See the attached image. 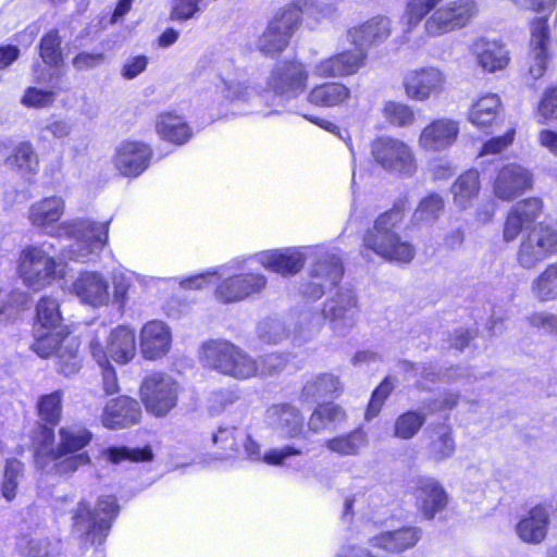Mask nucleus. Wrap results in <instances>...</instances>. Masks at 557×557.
Here are the masks:
<instances>
[{
  "mask_svg": "<svg viewBox=\"0 0 557 557\" xmlns=\"http://www.w3.org/2000/svg\"><path fill=\"white\" fill-rule=\"evenodd\" d=\"M29 349L41 359L54 360L58 374L70 377L83 368L82 341L64 324L61 302L51 295L41 296L32 322Z\"/></svg>",
  "mask_w": 557,
  "mask_h": 557,
  "instance_id": "1",
  "label": "nucleus"
},
{
  "mask_svg": "<svg viewBox=\"0 0 557 557\" xmlns=\"http://www.w3.org/2000/svg\"><path fill=\"white\" fill-rule=\"evenodd\" d=\"M544 214V202L531 196L513 203L505 213L502 237L506 244L520 243L516 252L518 264L534 269L546 259L557 255V220L540 221Z\"/></svg>",
  "mask_w": 557,
  "mask_h": 557,
  "instance_id": "2",
  "label": "nucleus"
},
{
  "mask_svg": "<svg viewBox=\"0 0 557 557\" xmlns=\"http://www.w3.org/2000/svg\"><path fill=\"white\" fill-rule=\"evenodd\" d=\"M406 220L405 202H395L389 209L380 213L371 227H368L360 245L362 255H374L398 265L413 261L417 248L410 240L404 239L398 230Z\"/></svg>",
  "mask_w": 557,
  "mask_h": 557,
  "instance_id": "3",
  "label": "nucleus"
},
{
  "mask_svg": "<svg viewBox=\"0 0 557 557\" xmlns=\"http://www.w3.org/2000/svg\"><path fill=\"white\" fill-rule=\"evenodd\" d=\"M408 0L405 15L409 26L424 21V33L435 38L469 27L480 14L476 0Z\"/></svg>",
  "mask_w": 557,
  "mask_h": 557,
  "instance_id": "4",
  "label": "nucleus"
},
{
  "mask_svg": "<svg viewBox=\"0 0 557 557\" xmlns=\"http://www.w3.org/2000/svg\"><path fill=\"white\" fill-rule=\"evenodd\" d=\"M202 360L209 369L238 381H246L260 374H271L273 370L276 371L272 363L268 370L263 367L260 368L258 360L228 341L211 339L205 343Z\"/></svg>",
  "mask_w": 557,
  "mask_h": 557,
  "instance_id": "5",
  "label": "nucleus"
},
{
  "mask_svg": "<svg viewBox=\"0 0 557 557\" xmlns=\"http://www.w3.org/2000/svg\"><path fill=\"white\" fill-rule=\"evenodd\" d=\"M313 4V0H293L278 8L259 36L258 49L272 57L283 53L301 27L305 11Z\"/></svg>",
  "mask_w": 557,
  "mask_h": 557,
  "instance_id": "6",
  "label": "nucleus"
},
{
  "mask_svg": "<svg viewBox=\"0 0 557 557\" xmlns=\"http://www.w3.org/2000/svg\"><path fill=\"white\" fill-rule=\"evenodd\" d=\"M120 513V505L114 495H102L98 497L94 508L82 499L73 511V525L81 528L86 525L83 540L91 546H101L112 529L113 521Z\"/></svg>",
  "mask_w": 557,
  "mask_h": 557,
  "instance_id": "7",
  "label": "nucleus"
},
{
  "mask_svg": "<svg viewBox=\"0 0 557 557\" xmlns=\"http://www.w3.org/2000/svg\"><path fill=\"white\" fill-rule=\"evenodd\" d=\"M58 434L59 443L51 450L55 474L71 475L78 469L91 465L90 455L84 450L94 438L90 430L85 426H62Z\"/></svg>",
  "mask_w": 557,
  "mask_h": 557,
  "instance_id": "8",
  "label": "nucleus"
},
{
  "mask_svg": "<svg viewBox=\"0 0 557 557\" xmlns=\"http://www.w3.org/2000/svg\"><path fill=\"white\" fill-rule=\"evenodd\" d=\"M181 392L180 383L161 371L147 374L138 388L141 405L156 419L166 418L176 409Z\"/></svg>",
  "mask_w": 557,
  "mask_h": 557,
  "instance_id": "9",
  "label": "nucleus"
},
{
  "mask_svg": "<svg viewBox=\"0 0 557 557\" xmlns=\"http://www.w3.org/2000/svg\"><path fill=\"white\" fill-rule=\"evenodd\" d=\"M58 262L42 246L28 245L18 255L16 272L25 286L39 292L50 286L57 278Z\"/></svg>",
  "mask_w": 557,
  "mask_h": 557,
  "instance_id": "10",
  "label": "nucleus"
},
{
  "mask_svg": "<svg viewBox=\"0 0 557 557\" xmlns=\"http://www.w3.org/2000/svg\"><path fill=\"white\" fill-rule=\"evenodd\" d=\"M534 185V175L531 169L520 162L508 161L495 168L490 180L491 191L494 198L511 202L531 190Z\"/></svg>",
  "mask_w": 557,
  "mask_h": 557,
  "instance_id": "11",
  "label": "nucleus"
},
{
  "mask_svg": "<svg viewBox=\"0 0 557 557\" xmlns=\"http://www.w3.org/2000/svg\"><path fill=\"white\" fill-rule=\"evenodd\" d=\"M310 72L298 59L278 61L270 72L267 88L275 96L292 100L302 95L309 85Z\"/></svg>",
  "mask_w": 557,
  "mask_h": 557,
  "instance_id": "12",
  "label": "nucleus"
},
{
  "mask_svg": "<svg viewBox=\"0 0 557 557\" xmlns=\"http://www.w3.org/2000/svg\"><path fill=\"white\" fill-rule=\"evenodd\" d=\"M371 156L375 163L387 172L412 175L417 162L412 149L403 140L391 136H379L371 143Z\"/></svg>",
  "mask_w": 557,
  "mask_h": 557,
  "instance_id": "13",
  "label": "nucleus"
},
{
  "mask_svg": "<svg viewBox=\"0 0 557 557\" xmlns=\"http://www.w3.org/2000/svg\"><path fill=\"white\" fill-rule=\"evenodd\" d=\"M557 53V40L550 37L547 16L534 17L530 22L528 75L539 79L546 73L548 62Z\"/></svg>",
  "mask_w": 557,
  "mask_h": 557,
  "instance_id": "14",
  "label": "nucleus"
},
{
  "mask_svg": "<svg viewBox=\"0 0 557 557\" xmlns=\"http://www.w3.org/2000/svg\"><path fill=\"white\" fill-rule=\"evenodd\" d=\"M411 494L418 516L426 521L445 511L450 502L444 485L433 476H418Z\"/></svg>",
  "mask_w": 557,
  "mask_h": 557,
  "instance_id": "15",
  "label": "nucleus"
},
{
  "mask_svg": "<svg viewBox=\"0 0 557 557\" xmlns=\"http://www.w3.org/2000/svg\"><path fill=\"white\" fill-rule=\"evenodd\" d=\"M368 54L361 47L344 49L321 59L314 65L319 78H345L360 72L367 64Z\"/></svg>",
  "mask_w": 557,
  "mask_h": 557,
  "instance_id": "16",
  "label": "nucleus"
},
{
  "mask_svg": "<svg viewBox=\"0 0 557 557\" xmlns=\"http://www.w3.org/2000/svg\"><path fill=\"white\" fill-rule=\"evenodd\" d=\"M446 75L436 66H421L408 71L403 78L406 96L413 101H426L445 90Z\"/></svg>",
  "mask_w": 557,
  "mask_h": 557,
  "instance_id": "17",
  "label": "nucleus"
},
{
  "mask_svg": "<svg viewBox=\"0 0 557 557\" xmlns=\"http://www.w3.org/2000/svg\"><path fill=\"white\" fill-rule=\"evenodd\" d=\"M152 147L136 139H125L116 148L113 156L115 170L124 177L135 178L141 175L151 164Z\"/></svg>",
  "mask_w": 557,
  "mask_h": 557,
  "instance_id": "18",
  "label": "nucleus"
},
{
  "mask_svg": "<svg viewBox=\"0 0 557 557\" xmlns=\"http://www.w3.org/2000/svg\"><path fill=\"white\" fill-rule=\"evenodd\" d=\"M268 280L261 273L240 272L223 278L214 289L215 298L222 304L238 302L260 293Z\"/></svg>",
  "mask_w": 557,
  "mask_h": 557,
  "instance_id": "19",
  "label": "nucleus"
},
{
  "mask_svg": "<svg viewBox=\"0 0 557 557\" xmlns=\"http://www.w3.org/2000/svg\"><path fill=\"white\" fill-rule=\"evenodd\" d=\"M140 404V399L128 395L113 397L102 408L100 421L106 429L112 431L137 425L143 419Z\"/></svg>",
  "mask_w": 557,
  "mask_h": 557,
  "instance_id": "20",
  "label": "nucleus"
},
{
  "mask_svg": "<svg viewBox=\"0 0 557 557\" xmlns=\"http://www.w3.org/2000/svg\"><path fill=\"white\" fill-rule=\"evenodd\" d=\"M550 525V516L545 504L540 503L529 508L516 524L519 539L527 543L537 545L547 537Z\"/></svg>",
  "mask_w": 557,
  "mask_h": 557,
  "instance_id": "21",
  "label": "nucleus"
},
{
  "mask_svg": "<svg viewBox=\"0 0 557 557\" xmlns=\"http://www.w3.org/2000/svg\"><path fill=\"white\" fill-rule=\"evenodd\" d=\"M459 135V123L449 117H438L428 123L419 136V146L429 151H441L453 146Z\"/></svg>",
  "mask_w": 557,
  "mask_h": 557,
  "instance_id": "22",
  "label": "nucleus"
},
{
  "mask_svg": "<svg viewBox=\"0 0 557 557\" xmlns=\"http://www.w3.org/2000/svg\"><path fill=\"white\" fill-rule=\"evenodd\" d=\"M265 416L287 438L307 440L308 428L297 406L290 403L273 404L267 409Z\"/></svg>",
  "mask_w": 557,
  "mask_h": 557,
  "instance_id": "23",
  "label": "nucleus"
},
{
  "mask_svg": "<svg viewBox=\"0 0 557 557\" xmlns=\"http://www.w3.org/2000/svg\"><path fill=\"white\" fill-rule=\"evenodd\" d=\"M476 64L486 73L504 71L510 62V52L500 40L479 38L472 45Z\"/></svg>",
  "mask_w": 557,
  "mask_h": 557,
  "instance_id": "24",
  "label": "nucleus"
},
{
  "mask_svg": "<svg viewBox=\"0 0 557 557\" xmlns=\"http://www.w3.org/2000/svg\"><path fill=\"white\" fill-rule=\"evenodd\" d=\"M259 262L270 272L294 276L305 267L306 257L295 248L271 249L260 252Z\"/></svg>",
  "mask_w": 557,
  "mask_h": 557,
  "instance_id": "25",
  "label": "nucleus"
},
{
  "mask_svg": "<svg viewBox=\"0 0 557 557\" xmlns=\"http://www.w3.org/2000/svg\"><path fill=\"white\" fill-rule=\"evenodd\" d=\"M352 98L351 88L341 81L315 84L307 94V101L317 108L346 107Z\"/></svg>",
  "mask_w": 557,
  "mask_h": 557,
  "instance_id": "26",
  "label": "nucleus"
},
{
  "mask_svg": "<svg viewBox=\"0 0 557 557\" xmlns=\"http://www.w3.org/2000/svg\"><path fill=\"white\" fill-rule=\"evenodd\" d=\"M351 42L358 47L370 48L385 42L392 35L391 20L383 15H375L348 29Z\"/></svg>",
  "mask_w": 557,
  "mask_h": 557,
  "instance_id": "27",
  "label": "nucleus"
},
{
  "mask_svg": "<svg viewBox=\"0 0 557 557\" xmlns=\"http://www.w3.org/2000/svg\"><path fill=\"white\" fill-rule=\"evenodd\" d=\"M322 311L324 318L334 329L350 330L357 320V297L347 293H338L336 297L324 304Z\"/></svg>",
  "mask_w": 557,
  "mask_h": 557,
  "instance_id": "28",
  "label": "nucleus"
},
{
  "mask_svg": "<svg viewBox=\"0 0 557 557\" xmlns=\"http://www.w3.org/2000/svg\"><path fill=\"white\" fill-rule=\"evenodd\" d=\"M422 530L404 525L396 530L383 531L372 539V545L391 554H401L413 548L421 540Z\"/></svg>",
  "mask_w": 557,
  "mask_h": 557,
  "instance_id": "29",
  "label": "nucleus"
},
{
  "mask_svg": "<svg viewBox=\"0 0 557 557\" xmlns=\"http://www.w3.org/2000/svg\"><path fill=\"white\" fill-rule=\"evenodd\" d=\"M143 356L156 360L164 356L171 347V332L165 323L160 321L147 322L140 332Z\"/></svg>",
  "mask_w": 557,
  "mask_h": 557,
  "instance_id": "30",
  "label": "nucleus"
},
{
  "mask_svg": "<svg viewBox=\"0 0 557 557\" xmlns=\"http://www.w3.org/2000/svg\"><path fill=\"white\" fill-rule=\"evenodd\" d=\"M109 284L97 272H82L73 283V292L87 305L100 307L109 299Z\"/></svg>",
  "mask_w": 557,
  "mask_h": 557,
  "instance_id": "31",
  "label": "nucleus"
},
{
  "mask_svg": "<svg viewBox=\"0 0 557 557\" xmlns=\"http://www.w3.org/2000/svg\"><path fill=\"white\" fill-rule=\"evenodd\" d=\"M154 128L162 140L174 146H183L194 136L193 127L189 123L174 111L159 113Z\"/></svg>",
  "mask_w": 557,
  "mask_h": 557,
  "instance_id": "32",
  "label": "nucleus"
},
{
  "mask_svg": "<svg viewBox=\"0 0 557 557\" xmlns=\"http://www.w3.org/2000/svg\"><path fill=\"white\" fill-rule=\"evenodd\" d=\"M109 359L124 366L131 362L136 355L135 330L126 325L112 329L104 346Z\"/></svg>",
  "mask_w": 557,
  "mask_h": 557,
  "instance_id": "33",
  "label": "nucleus"
},
{
  "mask_svg": "<svg viewBox=\"0 0 557 557\" xmlns=\"http://www.w3.org/2000/svg\"><path fill=\"white\" fill-rule=\"evenodd\" d=\"M344 385L338 375L332 372H322L307 379L301 388L300 397L304 400L319 398H337L343 394Z\"/></svg>",
  "mask_w": 557,
  "mask_h": 557,
  "instance_id": "34",
  "label": "nucleus"
},
{
  "mask_svg": "<svg viewBox=\"0 0 557 557\" xmlns=\"http://www.w3.org/2000/svg\"><path fill=\"white\" fill-rule=\"evenodd\" d=\"M456 447L455 432L450 423L436 422L431 424L428 451L432 460L438 462L451 458Z\"/></svg>",
  "mask_w": 557,
  "mask_h": 557,
  "instance_id": "35",
  "label": "nucleus"
},
{
  "mask_svg": "<svg viewBox=\"0 0 557 557\" xmlns=\"http://www.w3.org/2000/svg\"><path fill=\"white\" fill-rule=\"evenodd\" d=\"M64 211L65 202L62 197L48 196L30 205L27 218L33 226L46 230L57 224Z\"/></svg>",
  "mask_w": 557,
  "mask_h": 557,
  "instance_id": "36",
  "label": "nucleus"
},
{
  "mask_svg": "<svg viewBox=\"0 0 557 557\" xmlns=\"http://www.w3.org/2000/svg\"><path fill=\"white\" fill-rule=\"evenodd\" d=\"M503 110L500 97L488 92L479 97L471 106L468 120L478 128L488 133V129L497 122Z\"/></svg>",
  "mask_w": 557,
  "mask_h": 557,
  "instance_id": "37",
  "label": "nucleus"
},
{
  "mask_svg": "<svg viewBox=\"0 0 557 557\" xmlns=\"http://www.w3.org/2000/svg\"><path fill=\"white\" fill-rule=\"evenodd\" d=\"M481 191L480 172L470 168L461 172L450 186L453 201L459 210L470 208Z\"/></svg>",
  "mask_w": 557,
  "mask_h": 557,
  "instance_id": "38",
  "label": "nucleus"
},
{
  "mask_svg": "<svg viewBox=\"0 0 557 557\" xmlns=\"http://www.w3.org/2000/svg\"><path fill=\"white\" fill-rule=\"evenodd\" d=\"M91 358L101 368V388L104 396H113L120 392V383L116 371L111 364L104 345L99 337H95L88 345Z\"/></svg>",
  "mask_w": 557,
  "mask_h": 557,
  "instance_id": "39",
  "label": "nucleus"
},
{
  "mask_svg": "<svg viewBox=\"0 0 557 557\" xmlns=\"http://www.w3.org/2000/svg\"><path fill=\"white\" fill-rule=\"evenodd\" d=\"M345 409L334 401H321L311 411L307 428L308 432L318 434L329 428V425L346 420Z\"/></svg>",
  "mask_w": 557,
  "mask_h": 557,
  "instance_id": "40",
  "label": "nucleus"
},
{
  "mask_svg": "<svg viewBox=\"0 0 557 557\" xmlns=\"http://www.w3.org/2000/svg\"><path fill=\"white\" fill-rule=\"evenodd\" d=\"M5 164L26 175H36L39 171V158L28 140L18 143L5 158Z\"/></svg>",
  "mask_w": 557,
  "mask_h": 557,
  "instance_id": "41",
  "label": "nucleus"
},
{
  "mask_svg": "<svg viewBox=\"0 0 557 557\" xmlns=\"http://www.w3.org/2000/svg\"><path fill=\"white\" fill-rule=\"evenodd\" d=\"M103 456L112 465L122 462L141 463L150 462L154 458V454L150 445L143 447L128 446H110L103 450Z\"/></svg>",
  "mask_w": 557,
  "mask_h": 557,
  "instance_id": "42",
  "label": "nucleus"
},
{
  "mask_svg": "<svg viewBox=\"0 0 557 557\" xmlns=\"http://www.w3.org/2000/svg\"><path fill=\"white\" fill-rule=\"evenodd\" d=\"M366 444V433L358 428L348 433L329 438L325 442V447L339 456H355Z\"/></svg>",
  "mask_w": 557,
  "mask_h": 557,
  "instance_id": "43",
  "label": "nucleus"
},
{
  "mask_svg": "<svg viewBox=\"0 0 557 557\" xmlns=\"http://www.w3.org/2000/svg\"><path fill=\"white\" fill-rule=\"evenodd\" d=\"M426 422V416L422 411L409 409L400 414L394 421L393 436L409 441L413 438Z\"/></svg>",
  "mask_w": 557,
  "mask_h": 557,
  "instance_id": "44",
  "label": "nucleus"
},
{
  "mask_svg": "<svg viewBox=\"0 0 557 557\" xmlns=\"http://www.w3.org/2000/svg\"><path fill=\"white\" fill-rule=\"evenodd\" d=\"M63 391L55 389L39 396L36 412L40 422L59 424L63 411Z\"/></svg>",
  "mask_w": 557,
  "mask_h": 557,
  "instance_id": "45",
  "label": "nucleus"
},
{
  "mask_svg": "<svg viewBox=\"0 0 557 557\" xmlns=\"http://www.w3.org/2000/svg\"><path fill=\"white\" fill-rule=\"evenodd\" d=\"M58 424H49L46 422L38 423L32 436V445L34 447V456L37 460L52 461L51 450L55 448L54 428Z\"/></svg>",
  "mask_w": 557,
  "mask_h": 557,
  "instance_id": "46",
  "label": "nucleus"
},
{
  "mask_svg": "<svg viewBox=\"0 0 557 557\" xmlns=\"http://www.w3.org/2000/svg\"><path fill=\"white\" fill-rule=\"evenodd\" d=\"M532 290L541 301L557 299V261L548 263L534 278Z\"/></svg>",
  "mask_w": 557,
  "mask_h": 557,
  "instance_id": "47",
  "label": "nucleus"
},
{
  "mask_svg": "<svg viewBox=\"0 0 557 557\" xmlns=\"http://www.w3.org/2000/svg\"><path fill=\"white\" fill-rule=\"evenodd\" d=\"M39 57L45 64L57 67L63 62L61 37L58 29H51L42 35L39 45Z\"/></svg>",
  "mask_w": 557,
  "mask_h": 557,
  "instance_id": "48",
  "label": "nucleus"
},
{
  "mask_svg": "<svg viewBox=\"0 0 557 557\" xmlns=\"http://www.w3.org/2000/svg\"><path fill=\"white\" fill-rule=\"evenodd\" d=\"M24 471L25 465L17 458H8L5 460L1 482V494L8 502L15 498L18 481L23 476Z\"/></svg>",
  "mask_w": 557,
  "mask_h": 557,
  "instance_id": "49",
  "label": "nucleus"
},
{
  "mask_svg": "<svg viewBox=\"0 0 557 557\" xmlns=\"http://www.w3.org/2000/svg\"><path fill=\"white\" fill-rule=\"evenodd\" d=\"M382 113L385 121L395 127H405L414 122L413 109L406 103L389 100L385 102Z\"/></svg>",
  "mask_w": 557,
  "mask_h": 557,
  "instance_id": "50",
  "label": "nucleus"
},
{
  "mask_svg": "<svg viewBox=\"0 0 557 557\" xmlns=\"http://www.w3.org/2000/svg\"><path fill=\"white\" fill-rule=\"evenodd\" d=\"M393 391L394 384L391 376H385L381 383L372 391L364 413L367 420H371L379 416L385 401L392 395Z\"/></svg>",
  "mask_w": 557,
  "mask_h": 557,
  "instance_id": "51",
  "label": "nucleus"
},
{
  "mask_svg": "<svg viewBox=\"0 0 557 557\" xmlns=\"http://www.w3.org/2000/svg\"><path fill=\"white\" fill-rule=\"evenodd\" d=\"M444 209V198L437 193H429L419 201L414 213L421 221H436Z\"/></svg>",
  "mask_w": 557,
  "mask_h": 557,
  "instance_id": "52",
  "label": "nucleus"
},
{
  "mask_svg": "<svg viewBox=\"0 0 557 557\" xmlns=\"http://www.w3.org/2000/svg\"><path fill=\"white\" fill-rule=\"evenodd\" d=\"M205 0H172L169 20L177 23H185L201 11Z\"/></svg>",
  "mask_w": 557,
  "mask_h": 557,
  "instance_id": "53",
  "label": "nucleus"
},
{
  "mask_svg": "<svg viewBox=\"0 0 557 557\" xmlns=\"http://www.w3.org/2000/svg\"><path fill=\"white\" fill-rule=\"evenodd\" d=\"M76 227L90 244L98 243L103 246L108 242L109 222H97L88 219H82L77 221Z\"/></svg>",
  "mask_w": 557,
  "mask_h": 557,
  "instance_id": "54",
  "label": "nucleus"
},
{
  "mask_svg": "<svg viewBox=\"0 0 557 557\" xmlns=\"http://www.w3.org/2000/svg\"><path fill=\"white\" fill-rule=\"evenodd\" d=\"M54 100V91L30 86L24 90L21 102L26 108L42 109L52 106Z\"/></svg>",
  "mask_w": 557,
  "mask_h": 557,
  "instance_id": "55",
  "label": "nucleus"
},
{
  "mask_svg": "<svg viewBox=\"0 0 557 557\" xmlns=\"http://www.w3.org/2000/svg\"><path fill=\"white\" fill-rule=\"evenodd\" d=\"M236 429H219L213 436L214 444L219 445L223 458L234 457L239 450Z\"/></svg>",
  "mask_w": 557,
  "mask_h": 557,
  "instance_id": "56",
  "label": "nucleus"
},
{
  "mask_svg": "<svg viewBox=\"0 0 557 557\" xmlns=\"http://www.w3.org/2000/svg\"><path fill=\"white\" fill-rule=\"evenodd\" d=\"M516 137V128L507 129L503 135L491 137L482 144L480 156L497 154L509 148Z\"/></svg>",
  "mask_w": 557,
  "mask_h": 557,
  "instance_id": "57",
  "label": "nucleus"
},
{
  "mask_svg": "<svg viewBox=\"0 0 557 557\" xmlns=\"http://www.w3.org/2000/svg\"><path fill=\"white\" fill-rule=\"evenodd\" d=\"M343 264L339 259L334 256H326L318 259L311 270L312 276H327L335 278L343 274Z\"/></svg>",
  "mask_w": 557,
  "mask_h": 557,
  "instance_id": "58",
  "label": "nucleus"
},
{
  "mask_svg": "<svg viewBox=\"0 0 557 557\" xmlns=\"http://www.w3.org/2000/svg\"><path fill=\"white\" fill-rule=\"evenodd\" d=\"M23 557H59V552L48 540H27L21 549Z\"/></svg>",
  "mask_w": 557,
  "mask_h": 557,
  "instance_id": "59",
  "label": "nucleus"
},
{
  "mask_svg": "<svg viewBox=\"0 0 557 557\" xmlns=\"http://www.w3.org/2000/svg\"><path fill=\"white\" fill-rule=\"evenodd\" d=\"M537 110L545 119H557V86H549L543 92Z\"/></svg>",
  "mask_w": 557,
  "mask_h": 557,
  "instance_id": "60",
  "label": "nucleus"
},
{
  "mask_svg": "<svg viewBox=\"0 0 557 557\" xmlns=\"http://www.w3.org/2000/svg\"><path fill=\"white\" fill-rule=\"evenodd\" d=\"M302 450L292 445L284 446L282 448H273L268 450L262 460L270 466H281L285 459L292 456H300Z\"/></svg>",
  "mask_w": 557,
  "mask_h": 557,
  "instance_id": "61",
  "label": "nucleus"
},
{
  "mask_svg": "<svg viewBox=\"0 0 557 557\" xmlns=\"http://www.w3.org/2000/svg\"><path fill=\"white\" fill-rule=\"evenodd\" d=\"M106 59L103 52H79L72 59V64L77 71L94 69Z\"/></svg>",
  "mask_w": 557,
  "mask_h": 557,
  "instance_id": "62",
  "label": "nucleus"
},
{
  "mask_svg": "<svg viewBox=\"0 0 557 557\" xmlns=\"http://www.w3.org/2000/svg\"><path fill=\"white\" fill-rule=\"evenodd\" d=\"M147 66L148 57L145 54H138L126 60L122 66L121 74L125 79H134L145 72Z\"/></svg>",
  "mask_w": 557,
  "mask_h": 557,
  "instance_id": "63",
  "label": "nucleus"
},
{
  "mask_svg": "<svg viewBox=\"0 0 557 557\" xmlns=\"http://www.w3.org/2000/svg\"><path fill=\"white\" fill-rule=\"evenodd\" d=\"M529 323L548 333H557V315L546 312H534L529 318Z\"/></svg>",
  "mask_w": 557,
  "mask_h": 557,
  "instance_id": "64",
  "label": "nucleus"
}]
</instances>
